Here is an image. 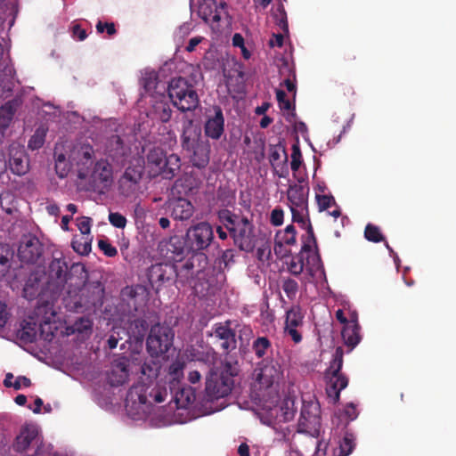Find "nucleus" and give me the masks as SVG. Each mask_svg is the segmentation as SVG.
<instances>
[{"instance_id": "nucleus-4", "label": "nucleus", "mask_w": 456, "mask_h": 456, "mask_svg": "<svg viewBox=\"0 0 456 456\" xmlns=\"http://www.w3.org/2000/svg\"><path fill=\"white\" fill-rule=\"evenodd\" d=\"M167 93L174 106L183 112L193 111L200 104L193 85L184 77L172 78L168 83Z\"/></svg>"}, {"instance_id": "nucleus-1", "label": "nucleus", "mask_w": 456, "mask_h": 456, "mask_svg": "<svg viewBox=\"0 0 456 456\" xmlns=\"http://www.w3.org/2000/svg\"><path fill=\"white\" fill-rule=\"evenodd\" d=\"M85 269L80 265H72L69 270L68 264L63 257H54L49 264L48 271L45 273L46 289L49 290V298L54 299L67 288V293L71 295L75 284V273Z\"/></svg>"}, {"instance_id": "nucleus-18", "label": "nucleus", "mask_w": 456, "mask_h": 456, "mask_svg": "<svg viewBox=\"0 0 456 456\" xmlns=\"http://www.w3.org/2000/svg\"><path fill=\"white\" fill-rule=\"evenodd\" d=\"M204 132L207 137L219 140L224 132V117L223 110L218 105H214L208 110L204 124Z\"/></svg>"}, {"instance_id": "nucleus-38", "label": "nucleus", "mask_w": 456, "mask_h": 456, "mask_svg": "<svg viewBox=\"0 0 456 456\" xmlns=\"http://www.w3.org/2000/svg\"><path fill=\"white\" fill-rule=\"evenodd\" d=\"M164 163L165 168H163V173L160 175L166 179L173 178L180 170V158L175 154H171L166 156Z\"/></svg>"}, {"instance_id": "nucleus-23", "label": "nucleus", "mask_w": 456, "mask_h": 456, "mask_svg": "<svg viewBox=\"0 0 456 456\" xmlns=\"http://www.w3.org/2000/svg\"><path fill=\"white\" fill-rule=\"evenodd\" d=\"M91 177L96 187L108 189L113 182V171L111 165L104 159L97 161Z\"/></svg>"}, {"instance_id": "nucleus-2", "label": "nucleus", "mask_w": 456, "mask_h": 456, "mask_svg": "<svg viewBox=\"0 0 456 456\" xmlns=\"http://www.w3.org/2000/svg\"><path fill=\"white\" fill-rule=\"evenodd\" d=\"M239 373L237 362L226 361L220 369H212L207 376L206 395L209 401L227 396L234 386V377Z\"/></svg>"}, {"instance_id": "nucleus-34", "label": "nucleus", "mask_w": 456, "mask_h": 456, "mask_svg": "<svg viewBox=\"0 0 456 456\" xmlns=\"http://www.w3.org/2000/svg\"><path fill=\"white\" fill-rule=\"evenodd\" d=\"M194 256L177 265V281L181 285L190 284L194 276Z\"/></svg>"}, {"instance_id": "nucleus-21", "label": "nucleus", "mask_w": 456, "mask_h": 456, "mask_svg": "<svg viewBox=\"0 0 456 456\" xmlns=\"http://www.w3.org/2000/svg\"><path fill=\"white\" fill-rule=\"evenodd\" d=\"M204 141L201 140V129L194 123L193 119L187 117L183 118V128L181 134V144L183 150H193V148Z\"/></svg>"}, {"instance_id": "nucleus-12", "label": "nucleus", "mask_w": 456, "mask_h": 456, "mask_svg": "<svg viewBox=\"0 0 456 456\" xmlns=\"http://www.w3.org/2000/svg\"><path fill=\"white\" fill-rule=\"evenodd\" d=\"M143 170L144 167L142 165L141 159H135V163H131L126 168L118 180V191L120 195L130 198L136 194Z\"/></svg>"}, {"instance_id": "nucleus-62", "label": "nucleus", "mask_w": 456, "mask_h": 456, "mask_svg": "<svg viewBox=\"0 0 456 456\" xmlns=\"http://www.w3.org/2000/svg\"><path fill=\"white\" fill-rule=\"evenodd\" d=\"M40 337L45 341H52L54 337V332L52 330L51 323L45 322L39 327Z\"/></svg>"}, {"instance_id": "nucleus-54", "label": "nucleus", "mask_w": 456, "mask_h": 456, "mask_svg": "<svg viewBox=\"0 0 456 456\" xmlns=\"http://www.w3.org/2000/svg\"><path fill=\"white\" fill-rule=\"evenodd\" d=\"M109 222L116 228L124 229L126 225L127 220L125 216L118 212H110L109 214Z\"/></svg>"}, {"instance_id": "nucleus-27", "label": "nucleus", "mask_w": 456, "mask_h": 456, "mask_svg": "<svg viewBox=\"0 0 456 456\" xmlns=\"http://www.w3.org/2000/svg\"><path fill=\"white\" fill-rule=\"evenodd\" d=\"M309 187L303 184H290L287 191V197L290 203V208H298L301 210L307 209V198Z\"/></svg>"}, {"instance_id": "nucleus-32", "label": "nucleus", "mask_w": 456, "mask_h": 456, "mask_svg": "<svg viewBox=\"0 0 456 456\" xmlns=\"http://www.w3.org/2000/svg\"><path fill=\"white\" fill-rule=\"evenodd\" d=\"M216 215L219 223L228 231L230 236L233 230L237 229V224L240 225L246 218V216L236 214L227 208L218 210Z\"/></svg>"}, {"instance_id": "nucleus-55", "label": "nucleus", "mask_w": 456, "mask_h": 456, "mask_svg": "<svg viewBox=\"0 0 456 456\" xmlns=\"http://www.w3.org/2000/svg\"><path fill=\"white\" fill-rule=\"evenodd\" d=\"M301 163H302V154H301L300 149L297 145L294 144L292 146V153H291V162H290L291 170L293 172H297L299 169Z\"/></svg>"}, {"instance_id": "nucleus-37", "label": "nucleus", "mask_w": 456, "mask_h": 456, "mask_svg": "<svg viewBox=\"0 0 456 456\" xmlns=\"http://www.w3.org/2000/svg\"><path fill=\"white\" fill-rule=\"evenodd\" d=\"M37 324L32 322L24 321L20 330H18V338L24 343H33L37 339Z\"/></svg>"}, {"instance_id": "nucleus-5", "label": "nucleus", "mask_w": 456, "mask_h": 456, "mask_svg": "<svg viewBox=\"0 0 456 456\" xmlns=\"http://www.w3.org/2000/svg\"><path fill=\"white\" fill-rule=\"evenodd\" d=\"M344 350L338 346L332 355L329 368L326 370L325 377L329 379L326 387V394L330 403L336 404L340 398V392L348 385V379L341 373L343 367Z\"/></svg>"}, {"instance_id": "nucleus-17", "label": "nucleus", "mask_w": 456, "mask_h": 456, "mask_svg": "<svg viewBox=\"0 0 456 456\" xmlns=\"http://www.w3.org/2000/svg\"><path fill=\"white\" fill-rule=\"evenodd\" d=\"M45 278V273L40 269L31 272L23 288L24 297L28 300H33L37 297H49V290L46 289Z\"/></svg>"}, {"instance_id": "nucleus-24", "label": "nucleus", "mask_w": 456, "mask_h": 456, "mask_svg": "<svg viewBox=\"0 0 456 456\" xmlns=\"http://www.w3.org/2000/svg\"><path fill=\"white\" fill-rule=\"evenodd\" d=\"M70 160L73 164L79 167V177H83L82 170L92 165L94 159V151L93 146L88 143L74 147L70 153Z\"/></svg>"}, {"instance_id": "nucleus-49", "label": "nucleus", "mask_w": 456, "mask_h": 456, "mask_svg": "<svg viewBox=\"0 0 456 456\" xmlns=\"http://www.w3.org/2000/svg\"><path fill=\"white\" fill-rule=\"evenodd\" d=\"M154 111L157 118L163 123H167L171 119L172 110L167 103L159 102L154 106Z\"/></svg>"}, {"instance_id": "nucleus-58", "label": "nucleus", "mask_w": 456, "mask_h": 456, "mask_svg": "<svg viewBox=\"0 0 456 456\" xmlns=\"http://www.w3.org/2000/svg\"><path fill=\"white\" fill-rule=\"evenodd\" d=\"M92 219L87 216H82L77 219V226L84 237H88L91 232Z\"/></svg>"}, {"instance_id": "nucleus-7", "label": "nucleus", "mask_w": 456, "mask_h": 456, "mask_svg": "<svg viewBox=\"0 0 456 456\" xmlns=\"http://www.w3.org/2000/svg\"><path fill=\"white\" fill-rule=\"evenodd\" d=\"M12 448L17 452H24L29 448H34V452L29 456H45L44 438L37 426L31 423L22 426L12 444Z\"/></svg>"}, {"instance_id": "nucleus-59", "label": "nucleus", "mask_w": 456, "mask_h": 456, "mask_svg": "<svg viewBox=\"0 0 456 456\" xmlns=\"http://www.w3.org/2000/svg\"><path fill=\"white\" fill-rule=\"evenodd\" d=\"M142 85L147 93L154 91L158 85L156 75L152 73L147 74L142 77Z\"/></svg>"}, {"instance_id": "nucleus-13", "label": "nucleus", "mask_w": 456, "mask_h": 456, "mask_svg": "<svg viewBox=\"0 0 456 456\" xmlns=\"http://www.w3.org/2000/svg\"><path fill=\"white\" fill-rule=\"evenodd\" d=\"M256 380L262 387L269 388L278 383L282 376L281 365L274 359H264L254 371Z\"/></svg>"}, {"instance_id": "nucleus-28", "label": "nucleus", "mask_w": 456, "mask_h": 456, "mask_svg": "<svg viewBox=\"0 0 456 456\" xmlns=\"http://www.w3.org/2000/svg\"><path fill=\"white\" fill-rule=\"evenodd\" d=\"M168 208L171 216L175 220H189L194 213L191 202L184 198H177L169 201Z\"/></svg>"}, {"instance_id": "nucleus-39", "label": "nucleus", "mask_w": 456, "mask_h": 456, "mask_svg": "<svg viewBox=\"0 0 456 456\" xmlns=\"http://www.w3.org/2000/svg\"><path fill=\"white\" fill-rule=\"evenodd\" d=\"M185 367V363L181 361L173 362L167 370V376L169 379V383L173 387L179 384L180 380L183 377V369Z\"/></svg>"}, {"instance_id": "nucleus-46", "label": "nucleus", "mask_w": 456, "mask_h": 456, "mask_svg": "<svg viewBox=\"0 0 456 456\" xmlns=\"http://www.w3.org/2000/svg\"><path fill=\"white\" fill-rule=\"evenodd\" d=\"M355 443L352 434L346 433L339 444V452L335 456H348L354 449Z\"/></svg>"}, {"instance_id": "nucleus-30", "label": "nucleus", "mask_w": 456, "mask_h": 456, "mask_svg": "<svg viewBox=\"0 0 456 456\" xmlns=\"http://www.w3.org/2000/svg\"><path fill=\"white\" fill-rule=\"evenodd\" d=\"M148 330L149 325L146 320L142 318L134 319L130 322L127 328L128 341L142 346Z\"/></svg>"}, {"instance_id": "nucleus-20", "label": "nucleus", "mask_w": 456, "mask_h": 456, "mask_svg": "<svg viewBox=\"0 0 456 456\" xmlns=\"http://www.w3.org/2000/svg\"><path fill=\"white\" fill-rule=\"evenodd\" d=\"M42 254V245L39 240L31 235L23 236L19 248L18 256L23 263L33 264Z\"/></svg>"}, {"instance_id": "nucleus-43", "label": "nucleus", "mask_w": 456, "mask_h": 456, "mask_svg": "<svg viewBox=\"0 0 456 456\" xmlns=\"http://www.w3.org/2000/svg\"><path fill=\"white\" fill-rule=\"evenodd\" d=\"M252 349L258 358H263L272 351V344L266 337H258L252 344Z\"/></svg>"}, {"instance_id": "nucleus-8", "label": "nucleus", "mask_w": 456, "mask_h": 456, "mask_svg": "<svg viewBox=\"0 0 456 456\" xmlns=\"http://www.w3.org/2000/svg\"><path fill=\"white\" fill-rule=\"evenodd\" d=\"M175 333L173 330L159 323L153 325L146 340L147 351L151 356L166 354L173 346Z\"/></svg>"}, {"instance_id": "nucleus-10", "label": "nucleus", "mask_w": 456, "mask_h": 456, "mask_svg": "<svg viewBox=\"0 0 456 456\" xmlns=\"http://www.w3.org/2000/svg\"><path fill=\"white\" fill-rule=\"evenodd\" d=\"M187 250L200 252L208 248L214 240L213 227L208 222L191 226L185 234Z\"/></svg>"}, {"instance_id": "nucleus-16", "label": "nucleus", "mask_w": 456, "mask_h": 456, "mask_svg": "<svg viewBox=\"0 0 456 456\" xmlns=\"http://www.w3.org/2000/svg\"><path fill=\"white\" fill-rule=\"evenodd\" d=\"M8 167L11 172L21 176L29 170V160L25 147L12 142L8 148Z\"/></svg>"}, {"instance_id": "nucleus-33", "label": "nucleus", "mask_w": 456, "mask_h": 456, "mask_svg": "<svg viewBox=\"0 0 456 456\" xmlns=\"http://www.w3.org/2000/svg\"><path fill=\"white\" fill-rule=\"evenodd\" d=\"M166 247L167 253L171 254V258H182L187 249L186 237L183 239L176 235L172 236L167 242Z\"/></svg>"}, {"instance_id": "nucleus-36", "label": "nucleus", "mask_w": 456, "mask_h": 456, "mask_svg": "<svg viewBox=\"0 0 456 456\" xmlns=\"http://www.w3.org/2000/svg\"><path fill=\"white\" fill-rule=\"evenodd\" d=\"M296 414L295 400L291 397H286L279 410L277 417L281 421L288 422L294 419Z\"/></svg>"}, {"instance_id": "nucleus-9", "label": "nucleus", "mask_w": 456, "mask_h": 456, "mask_svg": "<svg viewBox=\"0 0 456 456\" xmlns=\"http://www.w3.org/2000/svg\"><path fill=\"white\" fill-rule=\"evenodd\" d=\"M167 393L165 388L151 387V384L138 382L133 385L127 392L126 403L132 404L146 405L154 403H163Z\"/></svg>"}, {"instance_id": "nucleus-51", "label": "nucleus", "mask_w": 456, "mask_h": 456, "mask_svg": "<svg viewBox=\"0 0 456 456\" xmlns=\"http://www.w3.org/2000/svg\"><path fill=\"white\" fill-rule=\"evenodd\" d=\"M282 289L289 299H293L298 291V283L291 278H286L282 281Z\"/></svg>"}, {"instance_id": "nucleus-6", "label": "nucleus", "mask_w": 456, "mask_h": 456, "mask_svg": "<svg viewBox=\"0 0 456 456\" xmlns=\"http://www.w3.org/2000/svg\"><path fill=\"white\" fill-rule=\"evenodd\" d=\"M321 428V407L314 395L302 397V408L298 419V431L313 436H318Z\"/></svg>"}, {"instance_id": "nucleus-3", "label": "nucleus", "mask_w": 456, "mask_h": 456, "mask_svg": "<svg viewBox=\"0 0 456 456\" xmlns=\"http://www.w3.org/2000/svg\"><path fill=\"white\" fill-rule=\"evenodd\" d=\"M87 273L82 269L80 277H77L72 292L79 289L78 299L75 302V307L78 311L94 312L102 307L105 294L104 285L100 281H86Z\"/></svg>"}, {"instance_id": "nucleus-63", "label": "nucleus", "mask_w": 456, "mask_h": 456, "mask_svg": "<svg viewBox=\"0 0 456 456\" xmlns=\"http://www.w3.org/2000/svg\"><path fill=\"white\" fill-rule=\"evenodd\" d=\"M283 218H284V213L281 208H276L271 212L270 222L273 225H274V226L281 225L283 223Z\"/></svg>"}, {"instance_id": "nucleus-15", "label": "nucleus", "mask_w": 456, "mask_h": 456, "mask_svg": "<svg viewBox=\"0 0 456 456\" xmlns=\"http://www.w3.org/2000/svg\"><path fill=\"white\" fill-rule=\"evenodd\" d=\"M231 237L233 240L234 245L240 250L245 252L253 251L256 236L252 221L246 216L240 225L237 224V229L233 230Z\"/></svg>"}, {"instance_id": "nucleus-19", "label": "nucleus", "mask_w": 456, "mask_h": 456, "mask_svg": "<svg viewBox=\"0 0 456 456\" xmlns=\"http://www.w3.org/2000/svg\"><path fill=\"white\" fill-rule=\"evenodd\" d=\"M216 340L221 341V348L226 354L237 348V339L235 331L231 328V321L215 323L210 334Z\"/></svg>"}, {"instance_id": "nucleus-26", "label": "nucleus", "mask_w": 456, "mask_h": 456, "mask_svg": "<svg viewBox=\"0 0 456 456\" xmlns=\"http://www.w3.org/2000/svg\"><path fill=\"white\" fill-rule=\"evenodd\" d=\"M129 361L126 358L118 359L113 362L111 370L108 374V380L111 387L124 385L129 377Z\"/></svg>"}, {"instance_id": "nucleus-45", "label": "nucleus", "mask_w": 456, "mask_h": 456, "mask_svg": "<svg viewBox=\"0 0 456 456\" xmlns=\"http://www.w3.org/2000/svg\"><path fill=\"white\" fill-rule=\"evenodd\" d=\"M276 99L279 104V107L282 110H290L291 113L288 115L286 119L291 122V118L296 117L295 108L292 107L290 101L287 98L286 93L281 89H276Z\"/></svg>"}, {"instance_id": "nucleus-64", "label": "nucleus", "mask_w": 456, "mask_h": 456, "mask_svg": "<svg viewBox=\"0 0 456 456\" xmlns=\"http://www.w3.org/2000/svg\"><path fill=\"white\" fill-rule=\"evenodd\" d=\"M317 203L321 210H326L335 202L334 198L329 195H316Z\"/></svg>"}, {"instance_id": "nucleus-11", "label": "nucleus", "mask_w": 456, "mask_h": 456, "mask_svg": "<svg viewBox=\"0 0 456 456\" xmlns=\"http://www.w3.org/2000/svg\"><path fill=\"white\" fill-rule=\"evenodd\" d=\"M147 276L151 286L158 293L162 287L178 282L177 265L168 263L152 265L148 270Z\"/></svg>"}, {"instance_id": "nucleus-14", "label": "nucleus", "mask_w": 456, "mask_h": 456, "mask_svg": "<svg viewBox=\"0 0 456 456\" xmlns=\"http://www.w3.org/2000/svg\"><path fill=\"white\" fill-rule=\"evenodd\" d=\"M145 297L146 290L144 287L140 285L126 286L120 293V307L125 314L134 315L144 302Z\"/></svg>"}, {"instance_id": "nucleus-56", "label": "nucleus", "mask_w": 456, "mask_h": 456, "mask_svg": "<svg viewBox=\"0 0 456 456\" xmlns=\"http://www.w3.org/2000/svg\"><path fill=\"white\" fill-rule=\"evenodd\" d=\"M297 240L294 234H287L285 232H278L275 240V247H281L283 244L294 245ZM276 249V248H274Z\"/></svg>"}, {"instance_id": "nucleus-44", "label": "nucleus", "mask_w": 456, "mask_h": 456, "mask_svg": "<svg viewBox=\"0 0 456 456\" xmlns=\"http://www.w3.org/2000/svg\"><path fill=\"white\" fill-rule=\"evenodd\" d=\"M216 199L223 206L228 207L234 203L235 193L228 185L219 186L216 191Z\"/></svg>"}, {"instance_id": "nucleus-42", "label": "nucleus", "mask_w": 456, "mask_h": 456, "mask_svg": "<svg viewBox=\"0 0 456 456\" xmlns=\"http://www.w3.org/2000/svg\"><path fill=\"white\" fill-rule=\"evenodd\" d=\"M15 108L12 102H6L0 107V129L5 130L11 124L15 114Z\"/></svg>"}, {"instance_id": "nucleus-60", "label": "nucleus", "mask_w": 456, "mask_h": 456, "mask_svg": "<svg viewBox=\"0 0 456 456\" xmlns=\"http://www.w3.org/2000/svg\"><path fill=\"white\" fill-rule=\"evenodd\" d=\"M98 247L103 252V254L109 257H113L118 254L117 248L112 246L107 239L100 240L98 241Z\"/></svg>"}, {"instance_id": "nucleus-48", "label": "nucleus", "mask_w": 456, "mask_h": 456, "mask_svg": "<svg viewBox=\"0 0 456 456\" xmlns=\"http://www.w3.org/2000/svg\"><path fill=\"white\" fill-rule=\"evenodd\" d=\"M92 240L88 237L82 236L80 239H74L72 240L73 249L80 255H87L91 251Z\"/></svg>"}, {"instance_id": "nucleus-29", "label": "nucleus", "mask_w": 456, "mask_h": 456, "mask_svg": "<svg viewBox=\"0 0 456 456\" xmlns=\"http://www.w3.org/2000/svg\"><path fill=\"white\" fill-rule=\"evenodd\" d=\"M190 154V161L192 166L199 168H205L210 159V146L208 142H203L195 146L193 150L186 151Z\"/></svg>"}, {"instance_id": "nucleus-47", "label": "nucleus", "mask_w": 456, "mask_h": 456, "mask_svg": "<svg viewBox=\"0 0 456 456\" xmlns=\"http://www.w3.org/2000/svg\"><path fill=\"white\" fill-rule=\"evenodd\" d=\"M364 237L367 240L375 243L385 240V238L382 235L380 229L377 225H374L372 224H368L365 226Z\"/></svg>"}, {"instance_id": "nucleus-35", "label": "nucleus", "mask_w": 456, "mask_h": 456, "mask_svg": "<svg viewBox=\"0 0 456 456\" xmlns=\"http://www.w3.org/2000/svg\"><path fill=\"white\" fill-rule=\"evenodd\" d=\"M161 369V364L159 359L151 358L142 364L141 373L142 376L149 379V383H151L153 379H157Z\"/></svg>"}, {"instance_id": "nucleus-40", "label": "nucleus", "mask_w": 456, "mask_h": 456, "mask_svg": "<svg viewBox=\"0 0 456 456\" xmlns=\"http://www.w3.org/2000/svg\"><path fill=\"white\" fill-rule=\"evenodd\" d=\"M13 256V250L8 244H0V277L6 274L11 267L10 261Z\"/></svg>"}, {"instance_id": "nucleus-50", "label": "nucleus", "mask_w": 456, "mask_h": 456, "mask_svg": "<svg viewBox=\"0 0 456 456\" xmlns=\"http://www.w3.org/2000/svg\"><path fill=\"white\" fill-rule=\"evenodd\" d=\"M282 156L284 157V161H287L288 156L285 149L281 145H273L270 147L269 160L272 166L277 165Z\"/></svg>"}, {"instance_id": "nucleus-25", "label": "nucleus", "mask_w": 456, "mask_h": 456, "mask_svg": "<svg viewBox=\"0 0 456 456\" xmlns=\"http://www.w3.org/2000/svg\"><path fill=\"white\" fill-rule=\"evenodd\" d=\"M104 151L105 154L113 161L122 162L128 154L130 148L119 135L113 134L106 140Z\"/></svg>"}, {"instance_id": "nucleus-57", "label": "nucleus", "mask_w": 456, "mask_h": 456, "mask_svg": "<svg viewBox=\"0 0 456 456\" xmlns=\"http://www.w3.org/2000/svg\"><path fill=\"white\" fill-rule=\"evenodd\" d=\"M314 248V245L313 244H302L301 247V252L298 256H303L304 258L306 259L307 262H309V258L312 256L313 261H320V256L317 254V252H314L313 248Z\"/></svg>"}, {"instance_id": "nucleus-41", "label": "nucleus", "mask_w": 456, "mask_h": 456, "mask_svg": "<svg viewBox=\"0 0 456 456\" xmlns=\"http://www.w3.org/2000/svg\"><path fill=\"white\" fill-rule=\"evenodd\" d=\"M304 315L299 305H293L286 312L285 327H298L303 324Z\"/></svg>"}, {"instance_id": "nucleus-31", "label": "nucleus", "mask_w": 456, "mask_h": 456, "mask_svg": "<svg viewBox=\"0 0 456 456\" xmlns=\"http://www.w3.org/2000/svg\"><path fill=\"white\" fill-rule=\"evenodd\" d=\"M344 343L351 349L354 348L360 342V325L357 322L356 314H353L350 323L344 326L341 331Z\"/></svg>"}, {"instance_id": "nucleus-61", "label": "nucleus", "mask_w": 456, "mask_h": 456, "mask_svg": "<svg viewBox=\"0 0 456 456\" xmlns=\"http://www.w3.org/2000/svg\"><path fill=\"white\" fill-rule=\"evenodd\" d=\"M93 327V322L86 317H81L77 320L74 323V329L79 333L86 332L87 330H91Z\"/></svg>"}, {"instance_id": "nucleus-53", "label": "nucleus", "mask_w": 456, "mask_h": 456, "mask_svg": "<svg viewBox=\"0 0 456 456\" xmlns=\"http://www.w3.org/2000/svg\"><path fill=\"white\" fill-rule=\"evenodd\" d=\"M121 333H125V330L121 328L113 327L109 338L107 339V345L110 349L117 347L118 341L122 338Z\"/></svg>"}, {"instance_id": "nucleus-52", "label": "nucleus", "mask_w": 456, "mask_h": 456, "mask_svg": "<svg viewBox=\"0 0 456 456\" xmlns=\"http://www.w3.org/2000/svg\"><path fill=\"white\" fill-rule=\"evenodd\" d=\"M304 261L305 258L303 256L297 255V256L293 257L288 268L289 273L295 276L300 275L304 271Z\"/></svg>"}, {"instance_id": "nucleus-22", "label": "nucleus", "mask_w": 456, "mask_h": 456, "mask_svg": "<svg viewBox=\"0 0 456 456\" xmlns=\"http://www.w3.org/2000/svg\"><path fill=\"white\" fill-rule=\"evenodd\" d=\"M166 154L159 147H152L146 153V160H142V165L148 170L149 175L156 177L163 173L165 168Z\"/></svg>"}]
</instances>
